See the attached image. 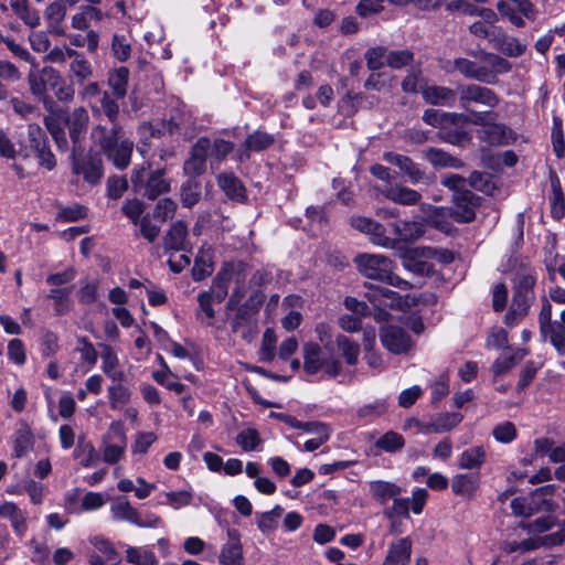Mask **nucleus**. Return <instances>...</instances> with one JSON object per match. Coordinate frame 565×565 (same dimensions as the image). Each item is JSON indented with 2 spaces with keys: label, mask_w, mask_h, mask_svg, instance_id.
<instances>
[{
  "label": "nucleus",
  "mask_w": 565,
  "mask_h": 565,
  "mask_svg": "<svg viewBox=\"0 0 565 565\" xmlns=\"http://www.w3.org/2000/svg\"><path fill=\"white\" fill-rule=\"evenodd\" d=\"M422 94L425 102L431 105L450 106L456 100V92L445 86H427Z\"/></svg>",
  "instance_id": "obj_34"
},
{
  "label": "nucleus",
  "mask_w": 565,
  "mask_h": 565,
  "mask_svg": "<svg viewBox=\"0 0 565 565\" xmlns=\"http://www.w3.org/2000/svg\"><path fill=\"white\" fill-rule=\"evenodd\" d=\"M89 122L88 111L84 107H76L71 113L66 111L65 125L73 142L74 152H82V141L86 135Z\"/></svg>",
  "instance_id": "obj_12"
},
{
  "label": "nucleus",
  "mask_w": 565,
  "mask_h": 565,
  "mask_svg": "<svg viewBox=\"0 0 565 565\" xmlns=\"http://www.w3.org/2000/svg\"><path fill=\"white\" fill-rule=\"evenodd\" d=\"M366 297L370 302L377 308H395V309H408L416 307L422 299L415 295L406 294L404 296L392 291L381 285H369Z\"/></svg>",
  "instance_id": "obj_5"
},
{
  "label": "nucleus",
  "mask_w": 565,
  "mask_h": 565,
  "mask_svg": "<svg viewBox=\"0 0 565 565\" xmlns=\"http://www.w3.org/2000/svg\"><path fill=\"white\" fill-rule=\"evenodd\" d=\"M166 503L174 510H178L191 504L193 492L191 490L170 491L166 493Z\"/></svg>",
  "instance_id": "obj_64"
},
{
  "label": "nucleus",
  "mask_w": 565,
  "mask_h": 565,
  "mask_svg": "<svg viewBox=\"0 0 565 565\" xmlns=\"http://www.w3.org/2000/svg\"><path fill=\"white\" fill-rule=\"evenodd\" d=\"M186 224L182 221L173 223L163 238L164 249L175 253L190 250L191 247L186 241Z\"/></svg>",
  "instance_id": "obj_24"
},
{
  "label": "nucleus",
  "mask_w": 565,
  "mask_h": 565,
  "mask_svg": "<svg viewBox=\"0 0 565 565\" xmlns=\"http://www.w3.org/2000/svg\"><path fill=\"white\" fill-rule=\"evenodd\" d=\"M218 562L222 565H245L241 534L236 529L227 530V542L221 548Z\"/></svg>",
  "instance_id": "obj_18"
},
{
  "label": "nucleus",
  "mask_w": 565,
  "mask_h": 565,
  "mask_svg": "<svg viewBox=\"0 0 565 565\" xmlns=\"http://www.w3.org/2000/svg\"><path fill=\"white\" fill-rule=\"evenodd\" d=\"M121 126L110 124V127L98 124L90 131L93 143L118 169H126L130 163L134 142L129 139H120Z\"/></svg>",
  "instance_id": "obj_1"
},
{
  "label": "nucleus",
  "mask_w": 565,
  "mask_h": 565,
  "mask_svg": "<svg viewBox=\"0 0 565 565\" xmlns=\"http://www.w3.org/2000/svg\"><path fill=\"white\" fill-rule=\"evenodd\" d=\"M126 451V440L122 437L119 444L105 443L102 448L103 461L115 465L121 460Z\"/></svg>",
  "instance_id": "obj_59"
},
{
  "label": "nucleus",
  "mask_w": 565,
  "mask_h": 565,
  "mask_svg": "<svg viewBox=\"0 0 565 565\" xmlns=\"http://www.w3.org/2000/svg\"><path fill=\"white\" fill-rule=\"evenodd\" d=\"M458 94L460 105L465 109H468L470 104L494 108L500 103V97L492 89L477 84L459 86Z\"/></svg>",
  "instance_id": "obj_8"
},
{
  "label": "nucleus",
  "mask_w": 565,
  "mask_h": 565,
  "mask_svg": "<svg viewBox=\"0 0 565 565\" xmlns=\"http://www.w3.org/2000/svg\"><path fill=\"white\" fill-rule=\"evenodd\" d=\"M303 369L308 374H316L322 369L323 359L321 349L317 343L308 342L302 348Z\"/></svg>",
  "instance_id": "obj_40"
},
{
  "label": "nucleus",
  "mask_w": 565,
  "mask_h": 565,
  "mask_svg": "<svg viewBox=\"0 0 565 565\" xmlns=\"http://www.w3.org/2000/svg\"><path fill=\"white\" fill-rule=\"evenodd\" d=\"M424 158L436 168L460 169L463 167V162L459 158L438 148L425 150Z\"/></svg>",
  "instance_id": "obj_36"
},
{
  "label": "nucleus",
  "mask_w": 565,
  "mask_h": 565,
  "mask_svg": "<svg viewBox=\"0 0 565 565\" xmlns=\"http://www.w3.org/2000/svg\"><path fill=\"white\" fill-rule=\"evenodd\" d=\"M527 351L525 349H516L509 355L499 356L492 364V372L494 375H503L513 369L520 361H522Z\"/></svg>",
  "instance_id": "obj_43"
},
{
  "label": "nucleus",
  "mask_w": 565,
  "mask_h": 565,
  "mask_svg": "<svg viewBox=\"0 0 565 565\" xmlns=\"http://www.w3.org/2000/svg\"><path fill=\"white\" fill-rule=\"evenodd\" d=\"M235 149V145L232 141L223 138H216L211 141V149L209 154L211 156V164L214 162L221 163L225 158L232 153Z\"/></svg>",
  "instance_id": "obj_54"
},
{
  "label": "nucleus",
  "mask_w": 565,
  "mask_h": 565,
  "mask_svg": "<svg viewBox=\"0 0 565 565\" xmlns=\"http://www.w3.org/2000/svg\"><path fill=\"white\" fill-rule=\"evenodd\" d=\"M28 137L30 147L34 150L40 164L47 170H52L56 162L55 157L49 147L47 137L44 130L39 125L31 124L28 127Z\"/></svg>",
  "instance_id": "obj_13"
},
{
  "label": "nucleus",
  "mask_w": 565,
  "mask_h": 565,
  "mask_svg": "<svg viewBox=\"0 0 565 565\" xmlns=\"http://www.w3.org/2000/svg\"><path fill=\"white\" fill-rule=\"evenodd\" d=\"M74 457L81 459V465L86 468L95 466L98 461V454L94 446L83 440H78Z\"/></svg>",
  "instance_id": "obj_55"
},
{
  "label": "nucleus",
  "mask_w": 565,
  "mask_h": 565,
  "mask_svg": "<svg viewBox=\"0 0 565 565\" xmlns=\"http://www.w3.org/2000/svg\"><path fill=\"white\" fill-rule=\"evenodd\" d=\"M383 159L386 162L398 167L403 174L407 177V180L413 184H417L426 180L425 172L407 156L395 152H384Z\"/></svg>",
  "instance_id": "obj_21"
},
{
  "label": "nucleus",
  "mask_w": 565,
  "mask_h": 565,
  "mask_svg": "<svg viewBox=\"0 0 565 565\" xmlns=\"http://www.w3.org/2000/svg\"><path fill=\"white\" fill-rule=\"evenodd\" d=\"M411 554L412 541L408 537H403L390 545L383 562L390 565H406L411 559Z\"/></svg>",
  "instance_id": "obj_32"
},
{
  "label": "nucleus",
  "mask_w": 565,
  "mask_h": 565,
  "mask_svg": "<svg viewBox=\"0 0 565 565\" xmlns=\"http://www.w3.org/2000/svg\"><path fill=\"white\" fill-rule=\"evenodd\" d=\"M276 335L273 329H266L259 351L260 360L271 362L275 358Z\"/></svg>",
  "instance_id": "obj_63"
},
{
  "label": "nucleus",
  "mask_w": 565,
  "mask_h": 565,
  "mask_svg": "<svg viewBox=\"0 0 565 565\" xmlns=\"http://www.w3.org/2000/svg\"><path fill=\"white\" fill-rule=\"evenodd\" d=\"M354 264L367 279L393 282V263L384 255L359 254L354 257Z\"/></svg>",
  "instance_id": "obj_4"
},
{
  "label": "nucleus",
  "mask_w": 565,
  "mask_h": 565,
  "mask_svg": "<svg viewBox=\"0 0 565 565\" xmlns=\"http://www.w3.org/2000/svg\"><path fill=\"white\" fill-rule=\"evenodd\" d=\"M478 198L471 191H459L454 194L455 206L450 211V216L459 223H468L476 217V206Z\"/></svg>",
  "instance_id": "obj_19"
},
{
  "label": "nucleus",
  "mask_w": 565,
  "mask_h": 565,
  "mask_svg": "<svg viewBox=\"0 0 565 565\" xmlns=\"http://www.w3.org/2000/svg\"><path fill=\"white\" fill-rule=\"evenodd\" d=\"M473 55L480 60L481 64L465 57L454 61V68L467 78L494 84L498 81V74L508 73L511 70V63L498 54L480 51Z\"/></svg>",
  "instance_id": "obj_2"
},
{
  "label": "nucleus",
  "mask_w": 565,
  "mask_h": 565,
  "mask_svg": "<svg viewBox=\"0 0 565 565\" xmlns=\"http://www.w3.org/2000/svg\"><path fill=\"white\" fill-rule=\"evenodd\" d=\"M211 149V140L206 137L199 138L190 150L189 158L183 163V171L194 179L206 170V159Z\"/></svg>",
  "instance_id": "obj_11"
},
{
  "label": "nucleus",
  "mask_w": 565,
  "mask_h": 565,
  "mask_svg": "<svg viewBox=\"0 0 565 565\" xmlns=\"http://www.w3.org/2000/svg\"><path fill=\"white\" fill-rule=\"evenodd\" d=\"M118 99L119 98H116L114 95L111 96L108 92H104L100 97V107L92 106L93 114L103 113L110 124H118Z\"/></svg>",
  "instance_id": "obj_46"
},
{
  "label": "nucleus",
  "mask_w": 565,
  "mask_h": 565,
  "mask_svg": "<svg viewBox=\"0 0 565 565\" xmlns=\"http://www.w3.org/2000/svg\"><path fill=\"white\" fill-rule=\"evenodd\" d=\"M131 183L136 193H142L149 200L170 191V182L164 179L163 170L148 171L145 166L136 167L131 173Z\"/></svg>",
  "instance_id": "obj_3"
},
{
  "label": "nucleus",
  "mask_w": 565,
  "mask_h": 565,
  "mask_svg": "<svg viewBox=\"0 0 565 565\" xmlns=\"http://www.w3.org/2000/svg\"><path fill=\"white\" fill-rule=\"evenodd\" d=\"M126 559L134 565H158L154 553L145 547L129 546L126 550Z\"/></svg>",
  "instance_id": "obj_52"
},
{
  "label": "nucleus",
  "mask_w": 565,
  "mask_h": 565,
  "mask_svg": "<svg viewBox=\"0 0 565 565\" xmlns=\"http://www.w3.org/2000/svg\"><path fill=\"white\" fill-rule=\"evenodd\" d=\"M404 446V437L394 430L386 431L375 441V447L377 449L391 454L401 450Z\"/></svg>",
  "instance_id": "obj_51"
},
{
  "label": "nucleus",
  "mask_w": 565,
  "mask_h": 565,
  "mask_svg": "<svg viewBox=\"0 0 565 565\" xmlns=\"http://www.w3.org/2000/svg\"><path fill=\"white\" fill-rule=\"evenodd\" d=\"M65 117L66 110L62 108L53 109L51 107L50 114L44 117V126L52 136L53 140L56 143V147L66 151L68 149V141L65 134Z\"/></svg>",
  "instance_id": "obj_16"
},
{
  "label": "nucleus",
  "mask_w": 565,
  "mask_h": 565,
  "mask_svg": "<svg viewBox=\"0 0 565 565\" xmlns=\"http://www.w3.org/2000/svg\"><path fill=\"white\" fill-rule=\"evenodd\" d=\"M227 294L226 285H211L209 291L199 295L198 300L200 308L207 318L206 326H213L215 316L213 305L221 303L226 298Z\"/></svg>",
  "instance_id": "obj_23"
},
{
  "label": "nucleus",
  "mask_w": 565,
  "mask_h": 565,
  "mask_svg": "<svg viewBox=\"0 0 565 565\" xmlns=\"http://www.w3.org/2000/svg\"><path fill=\"white\" fill-rule=\"evenodd\" d=\"M337 344L342 351L345 362L350 365H354L360 354L359 344L342 334L337 337Z\"/></svg>",
  "instance_id": "obj_57"
},
{
  "label": "nucleus",
  "mask_w": 565,
  "mask_h": 565,
  "mask_svg": "<svg viewBox=\"0 0 565 565\" xmlns=\"http://www.w3.org/2000/svg\"><path fill=\"white\" fill-rule=\"evenodd\" d=\"M487 460L483 446H473L465 449L458 457V468L462 470L479 469Z\"/></svg>",
  "instance_id": "obj_35"
},
{
  "label": "nucleus",
  "mask_w": 565,
  "mask_h": 565,
  "mask_svg": "<svg viewBox=\"0 0 565 565\" xmlns=\"http://www.w3.org/2000/svg\"><path fill=\"white\" fill-rule=\"evenodd\" d=\"M382 193L387 200L402 205H415L422 200L418 191L401 184H390Z\"/></svg>",
  "instance_id": "obj_30"
},
{
  "label": "nucleus",
  "mask_w": 565,
  "mask_h": 565,
  "mask_svg": "<svg viewBox=\"0 0 565 565\" xmlns=\"http://www.w3.org/2000/svg\"><path fill=\"white\" fill-rule=\"evenodd\" d=\"M493 47L501 52L502 54L511 57L521 56L525 50L526 45L521 43L516 38L510 36L501 30L494 32L490 39Z\"/></svg>",
  "instance_id": "obj_28"
},
{
  "label": "nucleus",
  "mask_w": 565,
  "mask_h": 565,
  "mask_svg": "<svg viewBox=\"0 0 565 565\" xmlns=\"http://www.w3.org/2000/svg\"><path fill=\"white\" fill-rule=\"evenodd\" d=\"M217 184L228 199L238 202L245 200V188L234 173L223 172L218 174Z\"/></svg>",
  "instance_id": "obj_33"
},
{
  "label": "nucleus",
  "mask_w": 565,
  "mask_h": 565,
  "mask_svg": "<svg viewBox=\"0 0 565 565\" xmlns=\"http://www.w3.org/2000/svg\"><path fill=\"white\" fill-rule=\"evenodd\" d=\"M350 224L355 230L365 233L370 236V241L380 247L395 248L396 239L386 235L384 225L365 216H353L350 218Z\"/></svg>",
  "instance_id": "obj_10"
},
{
  "label": "nucleus",
  "mask_w": 565,
  "mask_h": 565,
  "mask_svg": "<svg viewBox=\"0 0 565 565\" xmlns=\"http://www.w3.org/2000/svg\"><path fill=\"white\" fill-rule=\"evenodd\" d=\"M414 60V53L411 50L390 51L386 55V63L391 68L399 70Z\"/></svg>",
  "instance_id": "obj_62"
},
{
  "label": "nucleus",
  "mask_w": 565,
  "mask_h": 565,
  "mask_svg": "<svg viewBox=\"0 0 565 565\" xmlns=\"http://www.w3.org/2000/svg\"><path fill=\"white\" fill-rule=\"evenodd\" d=\"M413 252L414 248H409L404 253V266L417 275L430 276L434 273L433 264L428 263L425 256L415 255Z\"/></svg>",
  "instance_id": "obj_39"
},
{
  "label": "nucleus",
  "mask_w": 565,
  "mask_h": 565,
  "mask_svg": "<svg viewBox=\"0 0 565 565\" xmlns=\"http://www.w3.org/2000/svg\"><path fill=\"white\" fill-rule=\"evenodd\" d=\"M462 422L460 413H441L437 414L422 426L424 434H443L450 431Z\"/></svg>",
  "instance_id": "obj_26"
},
{
  "label": "nucleus",
  "mask_w": 565,
  "mask_h": 565,
  "mask_svg": "<svg viewBox=\"0 0 565 565\" xmlns=\"http://www.w3.org/2000/svg\"><path fill=\"white\" fill-rule=\"evenodd\" d=\"M33 447V434L31 428L23 424L17 431L14 439V452L17 457H22Z\"/></svg>",
  "instance_id": "obj_53"
},
{
  "label": "nucleus",
  "mask_w": 565,
  "mask_h": 565,
  "mask_svg": "<svg viewBox=\"0 0 565 565\" xmlns=\"http://www.w3.org/2000/svg\"><path fill=\"white\" fill-rule=\"evenodd\" d=\"M380 339L384 348L390 352L405 353L412 348V340L407 332L394 324H384L380 329Z\"/></svg>",
  "instance_id": "obj_14"
},
{
  "label": "nucleus",
  "mask_w": 565,
  "mask_h": 565,
  "mask_svg": "<svg viewBox=\"0 0 565 565\" xmlns=\"http://www.w3.org/2000/svg\"><path fill=\"white\" fill-rule=\"evenodd\" d=\"M70 43L76 47L87 46L89 53H95L99 44V34L94 30H88L86 36L81 34L67 35Z\"/></svg>",
  "instance_id": "obj_58"
},
{
  "label": "nucleus",
  "mask_w": 565,
  "mask_h": 565,
  "mask_svg": "<svg viewBox=\"0 0 565 565\" xmlns=\"http://www.w3.org/2000/svg\"><path fill=\"white\" fill-rule=\"evenodd\" d=\"M540 332L545 341H548L559 356L565 355V326L552 319V306L544 301L539 315Z\"/></svg>",
  "instance_id": "obj_6"
},
{
  "label": "nucleus",
  "mask_w": 565,
  "mask_h": 565,
  "mask_svg": "<svg viewBox=\"0 0 565 565\" xmlns=\"http://www.w3.org/2000/svg\"><path fill=\"white\" fill-rule=\"evenodd\" d=\"M275 142V137L265 131L255 130L249 134L243 147L235 153V159L238 162H244L249 159L252 152H259L269 148Z\"/></svg>",
  "instance_id": "obj_20"
},
{
  "label": "nucleus",
  "mask_w": 565,
  "mask_h": 565,
  "mask_svg": "<svg viewBox=\"0 0 565 565\" xmlns=\"http://www.w3.org/2000/svg\"><path fill=\"white\" fill-rule=\"evenodd\" d=\"M477 138L489 147H503L512 145L518 134L502 122L490 121L476 130Z\"/></svg>",
  "instance_id": "obj_9"
},
{
  "label": "nucleus",
  "mask_w": 565,
  "mask_h": 565,
  "mask_svg": "<svg viewBox=\"0 0 565 565\" xmlns=\"http://www.w3.org/2000/svg\"><path fill=\"white\" fill-rule=\"evenodd\" d=\"M369 490L371 495L381 503L395 499V497H398L402 492V489L397 484L383 480L371 481L369 483Z\"/></svg>",
  "instance_id": "obj_38"
},
{
  "label": "nucleus",
  "mask_w": 565,
  "mask_h": 565,
  "mask_svg": "<svg viewBox=\"0 0 565 565\" xmlns=\"http://www.w3.org/2000/svg\"><path fill=\"white\" fill-rule=\"evenodd\" d=\"M231 330L233 333L238 334L247 343L253 342L258 332V318L244 310H236V313L230 319Z\"/></svg>",
  "instance_id": "obj_15"
},
{
  "label": "nucleus",
  "mask_w": 565,
  "mask_h": 565,
  "mask_svg": "<svg viewBox=\"0 0 565 565\" xmlns=\"http://www.w3.org/2000/svg\"><path fill=\"white\" fill-rule=\"evenodd\" d=\"M28 78L32 94L42 99L46 94V82L55 88V83L60 82V73L53 67H43L40 74L31 72Z\"/></svg>",
  "instance_id": "obj_27"
},
{
  "label": "nucleus",
  "mask_w": 565,
  "mask_h": 565,
  "mask_svg": "<svg viewBox=\"0 0 565 565\" xmlns=\"http://www.w3.org/2000/svg\"><path fill=\"white\" fill-rule=\"evenodd\" d=\"M110 513L114 520L126 521L134 525L139 514L138 510L125 497H118L114 500L110 505Z\"/></svg>",
  "instance_id": "obj_37"
},
{
  "label": "nucleus",
  "mask_w": 565,
  "mask_h": 565,
  "mask_svg": "<svg viewBox=\"0 0 565 565\" xmlns=\"http://www.w3.org/2000/svg\"><path fill=\"white\" fill-rule=\"evenodd\" d=\"M247 266L243 262H230L224 264L217 274L218 282H241L246 279Z\"/></svg>",
  "instance_id": "obj_45"
},
{
  "label": "nucleus",
  "mask_w": 565,
  "mask_h": 565,
  "mask_svg": "<svg viewBox=\"0 0 565 565\" xmlns=\"http://www.w3.org/2000/svg\"><path fill=\"white\" fill-rule=\"evenodd\" d=\"M129 71L126 67H119L110 73L108 85L113 89L116 98H124L127 94Z\"/></svg>",
  "instance_id": "obj_50"
},
{
  "label": "nucleus",
  "mask_w": 565,
  "mask_h": 565,
  "mask_svg": "<svg viewBox=\"0 0 565 565\" xmlns=\"http://www.w3.org/2000/svg\"><path fill=\"white\" fill-rule=\"evenodd\" d=\"M532 297L533 294L529 285H516L510 307L512 313H518L519 317H525Z\"/></svg>",
  "instance_id": "obj_44"
},
{
  "label": "nucleus",
  "mask_w": 565,
  "mask_h": 565,
  "mask_svg": "<svg viewBox=\"0 0 565 565\" xmlns=\"http://www.w3.org/2000/svg\"><path fill=\"white\" fill-rule=\"evenodd\" d=\"M93 76V68L90 63L85 56L78 60H73L70 63L68 77L77 83L84 84Z\"/></svg>",
  "instance_id": "obj_49"
},
{
  "label": "nucleus",
  "mask_w": 565,
  "mask_h": 565,
  "mask_svg": "<svg viewBox=\"0 0 565 565\" xmlns=\"http://www.w3.org/2000/svg\"><path fill=\"white\" fill-rule=\"evenodd\" d=\"M481 484L480 472L457 473L451 479V491L455 495L473 499Z\"/></svg>",
  "instance_id": "obj_22"
},
{
  "label": "nucleus",
  "mask_w": 565,
  "mask_h": 565,
  "mask_svg": "<svg viewBox=\"0 0 565 565\" xmlns=\"http://www.w3.org/2000/svg\"><path fill=\"white\" fill-rule=\"evenodd\" d=\"M102 371L114 382H122L125 372L119 366V360L114 349L108 344H102Z\"/></svg>",
  "instance_id": "obj_31"
},
{
  "label": "nucleus",
  "mask_w": 565,
  "mask_h": 565,
  "mask_svg": "<svg viewBox=\"0 0 565 565\" xmlns=\"http://www.w3.org/2000/svg\"><path fill=\"white\" fill-rule=\"evenodd\" d=\"M111 51L116 60L125 62L130 57L131 45L125 35L115 33L111 38Z\"/></svg>",
  "instance_id": "obj_61"
},
{
  "label": "nucleus",
  "mask_w": 565,
  "mask_h": 565,
  "mask_svg": "<svg viewBox=\"0 0 565 565\" xmlns=\"http://www.w3.org/2000/svg\"><path fill=\"white\" fill-rule=\"evenodd\" d=\"M213 273V262L211 249H201L195 257L192 275L194 280H204Z\"/></svg>",
  "instance_id": "obj_47"
},
{
  "label": "nucleus",
  "mask_w": 565,
  "mask_h": 565,
  "mask_svg": "<svg viewBox=\"0 0 565 565\" xmlns=\"http://www.w3.org/2000/svg\"><path fill=\"white\" fill-rule=\"evenodd\" d=\"M284 509L280 505H275L270 511L256 514L257 527L263 534H269L278 527L279 521L282 516Z\"/></svg>",
  "instance_id": "obj_41"
},
{
  "label": "nucleus",
  "mask_w": 565,
  "mask_h": 565,
  "mask_svg": "<svg viewBox=\"0 0 565 565\" xmlns=\"http://www.w3.org/2000/svg\"><path fill=\"white\" fill-rule=\"evenodd\" d=\"M396 239L398 243H414L425 234V225L416 221H397L391 224Z\"/></svg>",
  "instance_id": "obj_25"
},
{
  "label": "nucleus",
  "mask_w": 565,
  "mask_h": 565,
  "mask_svg": "<svg viewBox=\"0 0 565 565\" xmlns=\"http://www.w3.org/2000/svg\"><path fill=\"white\" fill-rule=\"evenodd\" d=\"M0 518L9 519L14 533L22 537L28 530V514L14 502L6 501L0 505Z\"/></svg>",
  "instance_id": "obj_29"
},
{
  "label": "nucleus",
  "mask_w": 565,
  "mask_h": 565,
  "mask_svg": "<svg viewBox=\"0 0 565 565\" xmlns=\"http://www.w3.org/2000/svg\"><path fill=\"white\" fill-rule=\"evenodd\" d=\"M107 392L111 409H118L128 404L131 397V392L121 384L109 386Z\"/></svg>",
  "instance_id": "obj_56"
},
{
  "label": "nucleus",
  "mask_w": 565,
  "mask_h": 565,
  "mask_svg": "<svg viewBox=\"0 0 565 565\" xmlns=\"http://www.w3.org/2000/svg\"><path fill=\"white\" fill-rule=\"evenodd\" d=\"M265 301L264 292L254 285H237L227 302V309L233 310L237 307L245 312H253L257 317L258 310Z\"/></svg>",
  "instance_id": "obj_7"
},
{
  "label": "nucleus",
  "mask_w": 565,
  "mask_h": 565,
  "mask_svg": "<svg viewBox=\"0 0 565 565\" xmlns=\"http://www.w3.org/2000/svg\"><path fill=\"white\" fill-rule=\"evenodd\" d=\"M235 441L246 452L258 450L263 444L259 433L250 427L242 429Z\"/></svg>",
  "instance_id": "obj_48"
},
{
  "label": "nucleus",
  "mask_w": 565,
  "mask_h": 565,
  "mask_svg": "<svg viewBox=\"0 0 565 565\" xmlns=\"http://www.w3.org/2000/svg\"><path fill=\"white\" fill-rule=\"evenodd\" d=\"M77 153L72 151L73 172L82 174L84 180L92 184L98 183L103 177L102 159L93 156H86L81 159L77 157Z\"/></svg>",
  "instance_id": "obj_17"
},
{
  "label": "nucleus",
  "mask_w": 565,
  "mask_h": 565,
  "mask_svg": "<svg viewBox=\"0 0 565 565\" xmlns=\"http://www.w3.org/2000/svg\"><path fill=\"white\" fill-rule=\"evenodd\" d=\"M200 184L194 179H189L181 188V201L186 207H192L200 199Z\"/></svg>",
  "instance_id": "obj_60"
},
{
  "label": "nucleus",
  "mask_w": 565,
  "mask_h": 565,
  "mask_svg": "<svg viewBox=\"0 0 565 565\" xmlns=\"http://www.w3.org/2000/svg\"><path fill=\"white\" fill-rule=\"evenodd\" d=\"M415 255L425 256L429 259H435L440 265H449L457 259V254L447 248L420 246L414 247Z\"/></svg>",
  "instance_id": "obj_42"
}]
</instances>
